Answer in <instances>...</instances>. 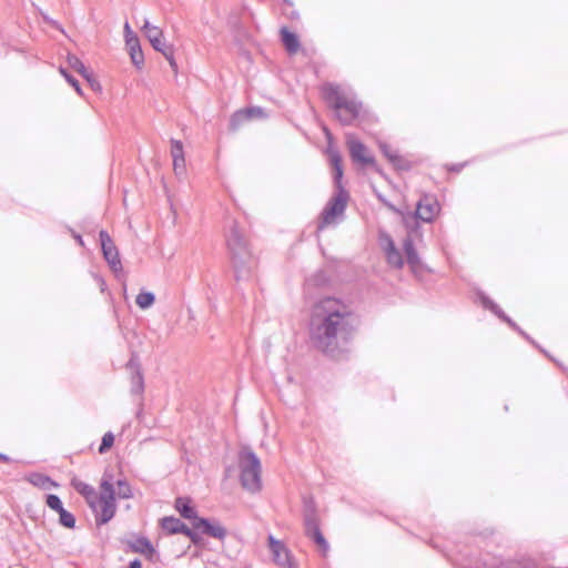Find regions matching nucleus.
Wrapping results in <instances>:
<instances>
[{"instance_id":"obj_1","label":"nucleus","mask_w":568,"mask_h":568,"mask_svg":"<svg viewBox=\"0 0 568 568\" xmlns=\"http://www.w3.org/2000/svg\"><path fill=\"white\" fill-rule=\"evenodd\" d=\"M356 325V316L347 305L334 297H325L312 310L310 338L315 348L334 355L353 338Z\"/></svg>"},{"instance_id":"obj_2","label":"nucleus","mask_w":568,"mask_h":568,"mask_svg":"<svg viewBox=\"0 0 568 568\" xmlns=\"http://www.w3.org/2000/svg\"><path fill=\"white\" fill-rule=\"evenodd\" d=\"M322 98L333 116L343 125H352L363 111V103L356 94L341 84L326 82L321 87Z\"/></svg>"},{"instance_id":"obj_3","label":"nucleus","mask_w":568,"mask_h":568,"mask_svg":"<svg viewBox=\"0 0 568 568\" xmlns=\"http://www.w3.org/2000/svg\"><path fill=\"white\" fill-rule=\"evenodd\" d=\"M329 161L333 168V181L335 187V194L328 200L321 219L317 224V231H323L327 225L335 222L338 215H342L346 209L349 194L343 185V164L342 156L337 150H329Z\"/></svg>"},{"instance_id":"obj_4","label":"nucleus","mask_w":568,"mask_h":568,"mask_svg":"<svg viewBox=\"0 0 568 568\" xmlns=\"http://www.w3.org/2000/svg\"><path fill=\"white\" fill-rule=\"evenodd\" d=\"M226 246L236 282L246 281L252 275L253 255L248 241L236 221L232 222L226 235Z\"/></svg>"},{"instance_id":"obj_5","label":"nucleus","mask_w":568,"mask_h":568,"mask_svg":"<svg viewBox=\"0 0 568 568\" xmlns=\"http://www.w3.org/2000/svg\"><path fill=\"white\" fill-rule=\"evenodd\" d=\"M174 508L183 519L190 520L195 529H201V532L224 541L227 536L226 528L221 525L217 518L200 517L195 506L192 505V499L187 496H179L174 500Z\"/></svg>"},{"instance_id":"obj_6","label":"nucleus","mask_w":568,"mask_h":568,"mask_svg":"<svg viewBox=\"0 0 568 568\" xmlns=\"http://www.w3.org/2000/svg\"><path fill=\"white\" fill-rule=\"evenodd\" d=\"M240 468V483L243 489L256 494L262 489V465L258 456L250 448L244 447L237 456Z\"/></svg>"},{"instance_id":"obj_7","label":"nucleus","mask_w":568,"mask_h":568,"mask_svg":"<svg viewBox=\"0 0 568 568\" xmlns=\"http://www.w3.org/2000/svg\"><path fill=\"white\" fill-rule=\"evenodd\" d=\"M101 493L98 494L99 513L95 516V525L98 527L108 524L116 513V494L114 484L109 480L100 483Z\"/></svg>"},{"instance_id":"obj_8","label":"nucleus","mask_w":568,"mask_h":568,"mask_svg":"<svg viewBox=\"0 0 568 568\" xmlns=\"http://www.w3.org/2000/svg\"><path fill=\"white\" fill-rule=\"evenodd\" d=\"M439 212V204L437 200L430 195H423L416 206V211L413 215L404 217L406 227L410 231L418 229V221L430 223Z\"/></svg>"},{"instance_id":"obj_9","label":"nucleus","mask_w":568,"mask_h":568,"mask_svg":"<svg viewBox=\"0 0 568 568\" xmlns=\"http://www.w3.org/2000/svg\"><path fill=\"white\" fill-rule=\"evenodd\" d=\"M99 240L101 244V251L103 258L110 266L118 280L124 277L123 266L120 260L119 250L115 246L113 240L109 235L108 231L101 230L99 232Z\"/></svg>"},{"instance_id":"obj_10","label":"nucleus","mask_w":568,"mask_h":568,"mask_svg":"<svg viewBox=\"0 0 568 568\" xmlns=\"http://www.w3.org/2000/svg\"><path fill=\"white\" fill-rule=\"evenodd\" d=\"M477 297L480 301L484 308L490 311L495 314L500 321L506 323L511 329L517 332L520 336H523L526 341L532 344L535 347L539 348L542 353L547 354L545 349H542L535 339L531 338L520 326L517 325L500 307L497 303H495L491 298H489L484 292L478 291Z\"/></svg>"},{"instance_id":"obj_11","label":"nucleus","mask_w":568,"mask_h":568,"mask_svg":"<svg viewBox=\"0 0 568 568\" xmlns=\"http://www.w3.org/2000/svg\"><path fill=\"white\" fill-rule=\"evenodd\" d=\"M125 368L130 372V393L132 395H139L142 396L144 393V376L143 371L140 362L139 355L133 352L131 353L130 359L125 364Z\"/></svg>"},{"instance_id":"obj_12","label":"nucleus","mask_w":568,"mask_h":568,"mask_svg":"<svg viewBox=\"0 0 568 568\" xmlns=\"http://www.w3.org/2000/svg\"><path fill=\"white\" fill-rule=\"evenodd\" d=\"M267 545L272 554L273 561L282 568H293L292 556L283 541L268 535Z\"/></svg>"},{"instance_id":"obj_13","label":"nucleus","mask_w":568,"mask_h":568,"mask_svg":"<svg viewBox=\"0 0 568 568\" xmlns=\"http://www.w3.org/2000/svg\"><path fill=\"white\" fill-rule=\"evenodd\" d=\"M70 484H71L72 488L85 499L88 506L94 513V517H95L97 513H99V507H98V493L94 489V487L82 481L81 479H79L77 477H73L71 479Z\"/></svg>"},{"instance_id":"obj_14","label":"nucleus","mask_w":568,"mask_h":568,"mask_svg":"<svg viewBox=\"0 0 568 568\" xmlns=\"http://www.w3.org/2000/svg\"><path fill=\"white\" fill-rule=\"evenodd\" d=\"M67 61L71 69L77 71L88 81L92 90H101V85L99 81L94 78L93 72L84 65L80 58H78L75 54L69 53L67 57Z\"/></svg>"},{"instance_id":"obj_15","label":"nucleus","mask_w":568,"mask_h":568,"mask_svg":"<svg viewBox=\"0 0 568 568\" xmlns=\"http://www.w3.org/2000/svg\"><path fill=\"white\" fill-rule=\"evenodd\" d=\"M348 150L354 162H357L362 165L375 164V158L366 153L367 148L359 140L348 141Z\"/></svg>"},{"instance_id":"obj_16","label":"nucleus","mask_w":568,"mask_h":568,"mask_svg":"<svg viewBox=\"0 0 568 568\" xmlns=\"http://www.w3.org/2000/svg\"><path fill=\"white\" fill-rule=\"evenodd\" d=\"M304 534L307 538L313 540L323 552L328 551L329 545L321 530L320 520L305 523Z\"/></svg>"},{"instance_id":"obj_17","label":"nucleus","mask_w":568,"mask_h":568,"mask_svg":"<svg viewBox=\"0 0 568 568\" xmlns=\"http://www.w3.org/2000/svg\"><path fill=\"white\" fill-rule=\"evenodd\" d=\"M160 526L166 535H184L189 526L175 516H165L160 520Z\"/></svg>"},{"instance_id":"obj_18","label":"nucleus","mask_w":568,"mask_h":568,"mask_svg":"<svg viewBox=\"0 0 568 568\" xmlns=\"http://www.w3.org/2000/svg\"><path fill=\"white\" fill-rule=\"evenodd\" d=\"M126 48L134 67L141 69L144 64V55L138 37H131L126 41Z\"/></svg>"},{"instance_id":"obj_19","label":"nucleus","mask_w":568,"mask_h":568,"mask_svg":"<svg viewBox=\"0 0 568 568\" xmlns=\"http://www.w3.org/2000/svg\"><path fill=\"white\" fill-rule=\"evenodd\" d=\"M131 551L136 554H142L146 556L149 559L155 554V549L152 542L144 536L136 537L133 541L128 542Z\"/></svg>"},{"instance_id":"obj_20","label":"nucleus","mask_w":568,"mask_h":568,"mask_svg":"<svg viewBox=\"0 0 568 568\" xmlns=\"http://www.w3.org/2000/svg\"><path fill=\"white\" fill-rule=\"evenodd\" d=\"M413 232L414 231L409 230L407 236L404 239L403 250L405 252L408 265L410 267L415 268L420 263V260H419L418 253L415 248L414 240L412 237Z\"/></svg>"},{"instance_id":"obj_21","label":"nucleus","mask_w":568,"mask_h":568,"mask_svg":"<svg viewBox=\"0 0 568 568\" xmlns=\"http://www.w3.org/2000/svg\"><path fill=\"white\" fill-rule=\"evenodd\" d=\"M143 28L145 29V36L153 49L155 51L162 50V47L166 44L162 31L158 27L151 26L149 21H145Z\"/></svg>"},{"instance_id":"obj_22","label":"nucleus","mask_w":568,"mask_h":568,"mask_svg":"<svg viewBox=\"0 0 568 568\" xmlns=\"http://www.w3.org/2000/svg\"><path fill=\"white\" fill-rule=\"evenodd\" d=\"M280 36L285 50L291 54L296 53L301 45L297 34L286 27H283L280 31Z\"/></svg>"},{"instance_id":"obj_23","label":"nucleus","mask_w":568,"mask_h":568,"mask_svg":"<svg viewBox=\"0 0 568 568\" xmlns=\"http://www.w3.org/2000/svg\"><path fill=\"white\" fill-rule=\"evenodd\" d=\"M28 481L41 489H50L51 487H58L59 484L54 481L51 477L41 474V473H31L28 476Z\"/></svg>"},{"instance_id":"obj_24","label":"nucleus","mask_w":568,"mask_h":568,"mask_svg":"<svg viewBox=\"0 0 568 568\" xmlns=\"http://www.w3.org/2000/svg\"><path fill=\"white\" fill-rule=\"evenodd\" d=\"M320 520L317 506L313 497L303 498V524Z\"/></svg>"},{"instance_id":"obj_25","label":"nucleus","mask_w":568,"mask_h":568,"mask_svg":"<svg viewBox=\"0 0 568 568\" xmlns=\"http://www.w3.org/2000/svg\"><path fill=\"white\" fill-rule=\"evenodd\" d=\"M246 121L248 118H246L244 109L237 110L230 118L229 129L233 132L237 131Z\"/></svg>"},{"instance_id":"obj_26","label":"nucleus","mask_w":568,"mask_h":568,"mask_svg":"<svg viewBox=\"0 0 568 568\" xmlns=\"http://www.w3.org/2000/svg\"><path fill=\"white\" fill-rule=\"evenodd\" d=\"M155 302V295L152 292L148 291H141L135 298L136 305L146 310L151 307Z\"/></svg>"},{"instance_id":"obj_27","label":"nucleus","mask_w":568,"mask_h":568,"mask_svg":"<svg viewBox=\"0 0 568 568\" xmlns=\"http://www.w3.org/2000/svg\"><path fill=\"white\" fill-rule=\"evenodd\" d=\"M393 168L397 171H409L413 168V164L409 160L400 155L399 153H394V156L389 161Z\"/></svg>"},{"instance_id":"obj_28","label":"nucleus","mask_w":568,"mask_h":568,"mask_svg":"<svg viewBox=\"0 0 568 568\" xmlns=\"http://www.w3.org/2000/svg\"><path fill=\"white\" fill-rule=\"evenodd\" d=\"M116 486H118V493H115V494L118 495L119 498L130 499L133 497V491H132L131 485L129 484V481L126 479H118Z\"/></svg>"},{"instance_id":"obj_29","label":"nucleus","mask_w":568,"mask_h":568,"mask_svg":"<svg viewBox=\"0 0 568 568\" xmlns=\"http://www.w3.org/2000/svg\"><path fill=\"white\" fill-rule=\"evenodd\" d=\"M59 524L68 529H74L77 519L75 516L65 508L59 514Z\"/></svg>"},{"instance_id":"obj_30","label":"nucleus","mask_w":568,"mask_h":568,"mask_svg":"<svg viewBox=\"0 0 568 568\" xmlns=\"http://www.w3.org/2000/svg\"><path fill=\"white\" fill-rule=\"evenodd\" d=\"M386 260L387 263L396 268H402L404 266V260L400 252L396 248H392L387 252Z\"/></svg>"},{"instance_id":"obj_31","label":"nucleus","mask_w":568,"mask_h":568,"mask_svg":"<svg viewBox=\"0 0 568 568\" xmlns=\"http://www.w3.org/2000/svg\"><path fill=\"white\" fill-rule=\"evenodd\" d=\"M45 505L53 511L60 514L64 507L61 498L55 494H48L45 496Z\"/></svg>"},{"instance_id":"obj_32","label":"nucleus","mask_w":568,"mask_h":568,"mask_svg":"<svg viewBox=\"0 0 568 568\" xmlns=\"http://www.w3.org/2000/svg\"><path fill=\"white\" fill-rule=\"evenodd\" d=\"M202 532H201V529H195V528H187V530L185 531L184 536H186L187 538H190L191 542L196 546V547H202L204 545V539L202 537Z\"/></svg>"},{"instance_id":"obj_33","label":"nucleus","mask_w":568,"mask_h":568,"mask_svg":"<svg viewBox=\"0 0 568 568\" xmlns=\"http://www.w3.org/2000/svg\"><path fill=\"white\" fill-rule=\"evenodd\" d=\"M378 241H379V244L383 247L385 254H387V252H389L392 248H396V245H395L392 236L386 232L379 233Z\"/></svg>"},{"instance_id":"obj_34","label":"nucleus","mask_w":568,"mask_h":568,"mask_svg":"<svg viewBox=\"0 0 568 568\" xmlns=\"http://www.w3.org/2000/svg\"><path fill=\"white\" fill-rule=\"evenodd\" d=\"M113 444H114V435H113V433L112 432H106L102 436L101 444L99 446V453L100 454L106 453L109 449H111Z\"/></svg>"},{"instance_id":"obj_35","label":"nucleus","mask_w":568,"mask_h":568,"mask_svg":"<svg viewBox=\"0 0 568 568\" xmlns=\"http://www.w3.org/2000/svg\"><path fill=\"white\" fill-rule=\"evenodd\" d=\"M171 155L172 159H182L184 158L183 144L180 140H171Z\"/></svg>"},{"instance_id":"obj_36","label":"nucleus","mask_w":568,"mask_h":568,"mask_svg":"<svg viewBox=\"0 0 568 568\" xmlns=\"http://www.w3.org/2000/svg\"><path fill=\"white\" fill-rule=\"evenodd\" d=\"M60 71H61L62 75L64 77V79L67 80V82L74 88L77 93L79 95H83V92H82L79 81L72 74H70L65 69L61 68Z\"/></svg>"},{"instance_id":"obj_37","label":"nucleus","mask_w":568,"mask_h":568,"mask_svg":"<svg viewBox=\"0 0 568 568\" xmlns=\"http://www.w3.org/2000/svg\"><path fill=\"white\" fill-rule=\"evenodd\" d=\"M244 112L246 114V118H248V120L255 119V118H261V116L265 115L264 109H262L260 106L244 108Z\"/></svg>"},{"instance_id":"obj_38","label":"nucleus","mask_w":568,"mask_h":568,"mask_svg":"<svg viewBox=\"0 0 568 568\" xmlns=\"http://www.w3.org/2000/svg\"><path fill=\"white\" fill-rule=\"evenodd\" d=\"M379 150L383 153V155L390 161L394 156V153H398L396 150H393L392 146L386 142H379L378 143Z\"/></svg>"},{"instance_id":"obj_39","label":"nucleus","mask_w":568,"mask_h":568,"mask_svg":"<svg viewBox=\"0 0 568 568\" xmlns=\"http://www.w3.org/2000/svg\"><path fill=\"white\" fill-rule=\"evenodd\" d=\"M173 168L176 174L183 173L185 170V159H173Z\"/></svg>"},{"instance_id":"obj_40","label":"nucleus","mask_w":568,"mask_h":568,"mask_svg":"<svg viewBox=\"0 0 568 568\" xmlns=\"http://www.w3.org/2000/svg\"><path fill=\"white\" fill-rule=\"evenodd\" d=\"M41 17L45 23L52 26L55 29H60V24L55 20L51 19L48 14L41 12Z\"/></svg>"},{"instance_id":"obj_41","label":"nucleus","mask_w":568,"mask_h":568,"mask_svg":"<svg viewBox=\"0 0 568 568\" xmlns=\"http://www.w3.org/2000/svg\"><path fill=\"white\" fill-rule=\"evenodd\" d=\"M159 52H161L164 58L169 57L170 54H173L174 53V47L172 44H165L164 47H162V50H158Z\"/></svg>"},{"instance_id":"obj_42","label":"nucleus","mask_w":568,"mask_h":568,"mask_svg":"<svg viewBox=\"0 0 568 568\" xmlns=\"http://www.w3.org/2000/svg\"><path fill=\"white\" fill-rule=\"evenodd\" d=\"M94 280L99 284L101 292H104L106 288V283H105L104 278L99 274H94Z\"/></svg>"},{"instance_id":"obj_43","label":"nucleus","mask_w":568,"mask_h":568,"mask_svg":"<svg viewBox=\"0 0 568 568\" xmlns=\"http://www.w3.org/2000/svg\"><path fill=\"white\" fill-rule=\"evenodd\" d=\"M124 33H125V42L128 41V39H130L131 37H138L132 30H131V27L129 24V22H125L124 23Z\"/></svg>"},{"instance_id":"obj_44","label":"nucleus","mask_w":568,"mask_h":568,"mask_svg":"<svg viewBox=\"0 0 568 568\" xmlns=\"http://www.w3.org/2000/svg\"><path fill=\"white\" fill-rule=\"evenodd\" d=\"M174 72H178V63L174 58V53L165 58Z\"/></svg>"},{"instance_id":"obj_45","label":"nucleus","mask_w":568,"mask_h":568,"mask_svg":"<svg viewBox=\"0 0 568 568\" xmlns=\"http://www.w3.org/2000/svg\"><path fill=\"white\" fill-rule=\"evenodd\" d=\"M101 479L102 480H109L110 483H113L114 475H113L112 470L111 469H105Z\"/></svg>"},{"instance_id":"obj_46","label":"nucleus","mask_w":568,"mask_h":568,"mask_svg":"<svg viewBox=\"0 0 568 568\" xmlns=\"http://www.w3.org/2000/svg\"><path fill=\"white\" fill-rule=\"evenodd\" d=\"M466 163H457V164H452L448 170L452 171V172H455V173H459L463 168H465Z\"/></svg>"},{"instance_id":"obj_47","label":"nucleus","mask_w":568,"mask_h":568,"mask_svg":"<svg viewBox=\"0 0 568 568\" xmlns=\"http://www.w3.org/2000/svg\"><path fill=\"white\" fill-rule=\"evenodd\" d=\"M129 568H142V562L140 559L134 558L129 562Z\"/></svg>"},{"instance_id":"obj_48","label":"nucleus","mask_w":568,"mask_h":568,"mask_svg":"<svg viewBox=\"0 0 568 568\" xmlns=\"http://www.w3.org/2000/svg\"><path fill=\"white\" fill-rule=\"evenodd\" d=\"M367 165L371 166L376 173L384 176V172H383L382 168L377 164L376 161H375V164H367Z\"/></svg>"},{"instance_id":"obj_49","label":"nucleus","mask_w":568,"mask_h":568,"mask_svg":"<svg viewBox=\"0 0 568 568\" xmlns=\"http://www.w3.org/2000/svg\"><path fill=\"white\" fill-rule=\"evenodd\" d=\"M367 165L371 166L376 173L384 176V172H383L382 168L377 164L376 161H375V164H367Z\"/></svg>"},{"instance_id":"obj_50","label":"nucleus","mask_w":568,"mask_h":568,"mask_svg":"<svg viewBox=\"0 0 568 568\" xmlns=\"http://www.w3.org/2000/svg\"><path fill=\"white\" fill-rule=\"evenodd\" d=\"M72 235L80 246H84V241L80 234L72 232Z\"/></svg>"},{"instance_id":"obj_51","label":"nucleus","mask_w":568,"mask_h":568,"mask_svg":"<svg viewBox=\"0 0 568 568\" xmlns=\"http://www.w3.org/2000/svg\"><path fill=\"white\" fill-rule=\"evenodd\" d=\"M0 462H2L4 464H10L12 462V459L8 455L0 453Z\"/></svg>"},{"instance_id":"obj_52","label":"nucleus","mask_w":568,"mask_h":568,"mask_svg":"<svg viewBox=\"0 0 568 568\" xmlns=\"http://www.w3.org/2000/svg\"><path fill=\"white\" fill-rule=\"evenodd\" d=\"M142 410H143V404H142V403H140V405H139V410H138V413H136V417H138V418H140V416L142 415Z\"/></svg>"},{"instance_id":"obj_53","label":"nucleus","mask_w":568,"mask_h":568,"mask_svg":"<svg viewBox=\"0 0 568 568\" xmlns=\"http://www.w3.org/2000/svg\"><path fill=\"white\" fill-rule=\"evenodd\" d=\"M378 199L385 203L388 207H392L393 209V205L390 203H387L386 200L382 196V195H378Z\"/></svg>"},{"instance_id":"obj_54","label":"nucleus","mask_w":568,"mask_h":568,"mask_svg":"<svg viewBox=\"0 0 568 568\" xmlns=\"http://www.w3.org/2000/svg\"><path fill=\"white\" fill-rule=\"evenodd\" d=\"M322 276H324L323 272H320V273L316 274V277H322Z\"/></svg>"},{"instance_id":"obj_55","label":"nucleus","mask_w":568,"mask_h":568,"mask_svg":"<svg viewBox=\"0 0 568 568\" xmlns=\"http://www.w3.org/2000/svg\"><path fill=\"white\" fill-rule=\"evenodd\" d=\"M283 1H284L285 3L291 4V1H290V0H283Z\"/></svg>"}]
</instances>
